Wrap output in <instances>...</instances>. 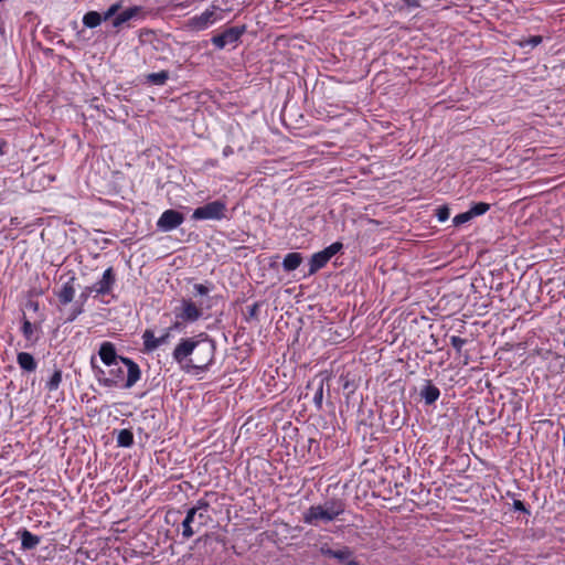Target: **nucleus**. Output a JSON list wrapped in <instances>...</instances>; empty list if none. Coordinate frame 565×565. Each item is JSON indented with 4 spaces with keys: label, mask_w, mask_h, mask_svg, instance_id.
Wrapping results in <instances>:
<instances>
[{
    "label": "nucleus",
    "mask_w": 565,
    "mask_h": 565,
    "mask_svg": "<svg viewBox=\"0 0 565 565\" xmlns=\"http://www.w3.org/2000/svg\"><path fill=\"white\" fill-rule=\"evenodd\" d=\"M322 401H323V381H320V383L316 390V393L313 395V403L317 406V408L320 409L322 407Z\"/></svg>",
    "instance_id": "7c9ffc66"
},
{
    "label": "nucleus",
    "mask_w": 565,
    "mask_h": 565,
    "mask_svg": "<svg viewBox=\"0 0 565 565\" xmlns=\"http://www.w3.org/2000/svg\"><path fill=\"white\" fill-rule=\"evenodd\" d=\"M218 11H221L220 7L212 4L201 14L190 18L185 23L186 29L195 32L206 30L209 26L222 19Z\"/></svg>",
    "instance_id": "423d86ee"
},
{
    "label": "nucleus",
    "mask_w": 565,
    "mask_h": 565,
    "mask_svg": "<svg viewBox=\"0 0 565 565\" xmlns=\"http://www.w3.org/2000/svg\"><path fill=\"white\" fill-rule=\"evenodd\" d=\"M184 222V216L177 210H166L157 221V228L167 233L178 228Z\"/></svg>",
    "instance_id": "9b49d317"
},
{
    "label": "nucleus",
    "mask_w": 565,
    "mask_h": 565,
    "mask_svg": "<svg viewBox=\"0 0 565 565\" xmlns=\"http://www.w3.org/2000/svg\"><path fill=\"white\" fill-rule=\"evenodd\" d=\"M193 288L199 296H206L210 292V288L203 284H195Z\"/></svg>",
    "instance_id": "c9c22d12"
},
{
    "label": "nucleus",
    "mask_w": 565,
    "mask_h": 565,
    "mask_svg": "<svg viewBox=\"0 0 565 565\" xmlns=\"http://www.w3.org/2000/svg\"><path fill=\"white\" fill-rule=\"evenodd\" d=\"M175 321L173 328L179 330L185 323H194L203 317V309L201 303H195L190 298H182L179 303L173 308Z\"/></svg>",
    "instance_id": "20e7f679"
},
{
    "label": "nucleus",
    "mask_w": 565,
    "mask_h": 565,
    "mask_svg": "<svg viewBox=\"0 0 565 565\" xmlns=\"http://www.w3.org/2000/svg\"><path fill=\"white\" fill-rule=\"evenodd\" d=\"M121 9V2L117 1L109 6V8L102 14L103 21H107L109 19H114L117 12Z\"/></svg>",
    "instance_id": "c85d7f7f"
},
{
    "label": "nucleus",
    "mask_w": 565,
    "mask_h": 565,
    "mask_svg": "<svg viewBox=\"0 0 565 565\" xmlns=\"http://www.w3.org/2000/svg\"><path fill=\"white\" fill-rule=\"evenodd\" d=\"M142 342L146 352H153L160 347L158 337H156L154 332L150 329L145 330L142 333Z\"/></svg>",
    "instance_id": "aec40b11"
},
{
    "label": "nucleus",
    "mask_w": 565,
    "mask_h": 565,
    "mask_svg": "<svg viewBox=\"0 0 565 565\" xmlns=\"http://www.w3.org/2000/svg\"><path fill=\"white\" fill-rule=\"evenodd\" d=\"M543 41L542 36L541 35H533V36H529L524 40H522L520 42V45L522 47H526V46H530V47H535L537 46L539 44H541Z\"/></svg>",
    "instance_id": "c756f323"
},
{
    "label": "nucleus",
    "mask_w": 565,
    "mask_h": 565,
    "mask_svg": "<svg viewBox=\"0 0 565 565\" xmlns=\"http://www.w3.org/2000/svg\"><path fill=\"white\" fill-rule=\"evenodd\" d=\"M490 210V204L486 202L475 203L468 212L471 214L472 218L476 216H480L486 214Z\"/></svg>",
    "instance_id": "cd10ccee"
},
{
    "label": "nucleus",
    "mask_w": 565,
    "mask_h": 565,
    "mask_svg": "<svg viewBox=\"0 0 565 565\" xmlns=\"http://www.w3.org/2000/svg\"><path fill=\"white\" fill-rule=\"evenodd\" d=\"M75 276H71L67 281H65L61 289L56 292L58 301L62 305H67L73 301L75 296Z\"/></svg>",
    "instance_id": "4468645a"
},
{
    "label": "nucleus",
    "mask_w": 565,
    "mask_h": 565,
    "mask_svg": "<svg viewBox=\"0 0 565 565\" xmlns=\"http://www.w3.org/2000/svg\"><path fill=\"white\" fill-rule=\"evenodd\" d=\"M92 292H95V290H89L88 287H86L79 295V301L76 306H74L70 312V316L67 317V322H73L79 315L84 312V303L87 301L88 297Z\"/></svg>",
    "instance_id": "dca6fc26"
},
{
    "label": "nucleus",
    "mask_w": 565,
    "mask_h": 565,
    "mask_svg": "<svg viewBox=\"0 0 565 565\" xmlns=\"http://www.w3.org/2000/svg\"><path fill=\"white\" fill-rule=\"evenodd\" d=\"M21 539V546L23 550H32L36 547L40 543V537L38 535L32 534L28 530H22L19 532Z\"/></svg>",
    "instance_id": "412c9836"
},
{
    "label": "nucleus",
    "mask_w": 565,
    "mask_h": 565,
    "mask_svg": "<svg viewBox=\"0 0 565 565\" xmlns=\"http://www.w3.org/2000/svg\"><path fill=\"white\" fill-rule=\"evenodd\" d=\"M175 328H173V324L166 329L164 332L158 337V340H159V343H160V347L168 343L170 338H171V331L174 330Z\"/></svg>",
    "instance_id": "f704fd0d"
},
{
    "label": "nucleus",
    "mask_w": 565,
    "mask_h": 565,
    "mask_svg": "<svg viewBox=\"0 0 565 565\" xmlns=\"http://www.w3.org/2000/svg\"><path fill=\"white\" fill-rule=\"evenodd\" d=\"M90 365L95 375L96 381L100 386L107 388H131L141 377V370L137 364V376L130 381V367L126 366L124 362H114L105 367H100L96 364L95 356L90 359Z\"/></svg>",
    "instance_id": "f03ea898"
},
{
    "label": "nucleus",
    "mask_w": 565,
    "mask_h": 565,
    "mask_svg": "<svg viewBox=\"0 0 565 565\" xmlns=\"http://www.w3.org/2000/svg\"><path fill=\"white\" fill-rule=\"evenodd\" d=\"M116 277L113 267H108L99 280L93 286H88L89 290H95L97 296L109 295L115 286Z\"/></svg>",
    "instance_id": "f8f14e48"
},
{
    "label": "nucleus",
    "mask_w": 565,
    "mask_h": 565,
    "mask_svg": "<svg viewBox=\"0 0 565 565\" xmlns=\"http://www.w3.org/2000/svg\"><path fill=\"white\" fill-rule=\"evenodd\" d=\"M226 204L216 200L199 206L193 211L192 218L195 221L213 220L220 221L225 217Z\"/></svg>",
    "instance_id": "6e6552de"
},
{
    "label": "nucleus",
    "mask_w": 565,
    "mask_h": 565,
    "mask_svg": "<svg viewBox=\"0 0 565 565\" xmlns=\"http://www.w3.org/2000/svg\"><path fill=\"white\" fill-rule=\"evenodd\" d=\"M195 510L191 508L188 510L184 520L182 521V536L183 539H190L196 533V522H195Z\"/></svg>",
    "instance_id": "2eb2a0df"
},
{
    "label": "nucleus",
    "mask_w": 565,
    "mask_h": 565,
    "mask_svg": "<svg viewBox=\"0 0 565 565\" xmlns=\"http://www.w3.org/2000/svg\"><path fill=\"white\" fill-rule=\"evenodd\" d=\"M17 363L20 366V369L25 372H34L38 366V363L33 355L28 352H19L17 355Z\"/></svg>",
    "instance_id": "f3484780"
},
{
    "label": "nucleus",
    "mask_w": 565,
    "mask_h": 565,
    "mask_svg": "<svg viewBox=\"0 0 565 565\" xmlns=\"http://www.w3.org/2000/svg\"><path fill=\"white\" fill-rule=\"evenodd\" d=\"M116 440L119 447H131L134 445V434L129 429H121Z\"/></svg>",
    "instance_id": "b1692460"
},
{
    "label": "nucleus",
    "mask_w": 565,
    "mask_h": 565,
    "mask_svg": "<svg viewBox=\"0 0 565 565\" xmlns=\"http://www.w3.org/2000/svg\"><path fill=\"white\" fill-rule=\"evenodd\" d=\"M62 383V371L60 369H55L45 386L50 392L56 391Z\"/></svg>",
    "instance_id": "a878e982"
},
{
    "label": "nucleus",
    "mask_w": 565,
    "mask_h": 565,
    "mask_svg": "<svg viewBox=\"0 0 565 565\" xmlns=\"http://www.w3.org/2000/svg\"><path fill=\"white\" fill-rule=\"evenodd\" d=\"M215 350L214 340L200 333L181 338L172 351V359L184 372L200 374L214 363Z\"/></svg>",
    "instance_id": "f257e3e1"
},
{
    "label": "nucleus",
    "mask_w": 565,
    "mask_h": 565,
    "mask_svg": "<svg viewBox=\"0 0 565 565\" xmlns=\"http://www.w3.org/2000/svg\"><path fill=\"white\" fill-rule=\"evenodd\" d=\"M302 255L300 253L294 252L289 253L284 257L282 268L285 271L296 270L300 264L302 263Z\"/></svg>",
    "instance_id": "6ab92c4d"
},
{
    "label": "nucleus",
    "mask_w": 565,
    "mask_h": 565,
    "mask_svg": "<svg viewBox=\"0 0 565 565\" xmlns=\"http://www.w3.org/2000/svg\"><path fill=\"white\" fill-rule=\"evenodd\" d=\"M450 211L447 206H439L436 211V216L439 222H445L449 218Z\"/></svg>",
    "instance_id": "473e14b6"
},
{
    "label": "nucleus",
    "mask_w": 565,
    "mask_h": 565,
    "mask_svg": "<svg viewBox=\"0 0 565 565\" xmlns=\"http://www.w3.org/2000/svg\"><path fill=\"white\" fill-rule=\"evenodd\" d=\"M4 142L0 140V156L3 154Z\"/></svg>",
    "instance_id": "a19ab883"
},
{
    "label": "nucleus",
    "mask_w": 565,
    "mask_h": 565,
    "mask_svg": "<svg viewBox=\"0 0 565 565\" xmlns=\"http://www.w3.org/2000/svg\"><path fill=\"white\" fill-rule=\"evenodd\" d=\"M195 510V522H196V533L209 523L212 522V516L210 514L211 504L205 499H199L196 503L191 508Z\"/></svg>",
    "instance_id": "ddd939ff"
},
{
    "label": "nucleus",
    "mask_w": 565,
    "mask_h": 565,
    "mask_svg": "<svg viewBox=\"0 0 565 565\" xmlns=\"http://www.w3.org/2000/svg\"><path fill=\"white\" fill-rule=\"evenodd\" d=\"M347 503L343 499L332 498L323 503L313 504L302 513L303 523L312 526L328 524L342 520L345 513Z\"/></svg>",
    "instance_id": "7ed1b4c3"
},
{
    "label": "nucleus",
    "mask_w": 565,
    "mask_h": 565,
    "mask_svg": "<svg viewBox=\"0 0 565 565\" xmlns=\"http://www.w3.org/2000/svg\"><path fill=\"white\" fill-rule=\"evenodd\" d=\"M244 32L245 26H232L226 29L224 32L214 35L211 41L216 49L222 50L227 45L236 44Z\"/></svg>",
    "instance_id": "9d476101"
},
{
    "label": "nucleus",
    "mask_w": 565,
    "mask_h": 565,
    "mask_svg": "<svg viewBox=\"0 0 565 565\" xmlns=\"http://www.w3.org/2000/svg\"><path fill=\"white\" fill-rule=\"evenodd\" d=\"M102 22V14L97 11H88L83 17V24L89 29L97 28L98 25H100Z\"/></svg>",
    "instance_id": "5701e85b"
},
{
    "label": "nucleus",
    "mask_w": 565,
    "mask_h": 565,
    "mask_svg": "<svg viewBox=\"0 0 565 565\" xmlns=\"http://www.w3.org/2000/svg\"><path fill=\"white\" fill-rule=\"evenodd\" d=\"M22 333H23V337L32 342V343H35L38 341V337H35L34 332H35V327L26 319L23 320V323H22Z\"/></svg>",
    "instance_id": "393cba45"
},
{
    "label": "nucleus",
    "mask_w": 565,
    "mask_h": 565,
    "mask_svg": "<svg viewBox=\"0 0 565 565\" xmlns=\"http://www.w3.org/2000/svg\"><path fill=\"white\" fill-rule=\"evenodd\" d=\"M98 355L105 366L110 363H114V362H124V364L126 366H129L131 370L129 383H131V381L134 379H136L137 363L129 358L121 356V355L117 354L116 347L113 342H109V341L102 342L99 345Z\"/></svg>",
    "instance_id": "39448f33"
},
{
    "label": "nucleus",
    "mask_w": 565,
    "mask_h": 565,
    "mask_svg": "<svg viewBox=\"0 0 565 565\" xmlns=\"http://www.w3.org/2000/svg\"><path fill=\"white\" fill-rule=\"evenodd\" d=\"M343 248V244L340 242H334L330 246L324 249L315 253L309 259V270L308 276L315 275L321 268H323L329 260L338 254Z\"/></svg>",
    "instance_id": "0eeeda50"
},
{
    "label": "nucleus",
    "mask_w": 565,
    "mask_h": 565,
    "mask_svg": "<svg viewBox=\"0 0 565 565\" xmlns=\"http://www.w3.org/2000/svg\"><path fill=\"white\" fill-rule=\"evenodd\" d=\"M142 8L139 6L129 7L122 11H118L116 17L111 20V25L119 32L124 28H130V21L142 17Z\"/></svg>",
    "instance_id": "1a4fd4ad"
},
{
    "label": "nucleus",
    "mask_w": 565,
    "mask_h": 565,
    "mask_svg": "<svg viewBox=\"0 0 565 565\" xmlns=\"http://www.w3.org/2000/svg\"><path fill=\"white\" fill-rule=\"evenodd\" d=\"M260 305L258 302L253 303L248 307V316L250 318H256L259 311Z\"/></svg>",
    "instance_id": "4c0bfd02"
},
{
    "label": "nucleus",
    "mask_w": 565,
    "mask_h": 565,
    "mask_svg": "<svg viewBox=\"0 0 565 565\" xmlns=\"http://www.w3.org/2000/svg\"><path fill=\"white\" fill-rule=\"evenodd\" d=\"M233 153H234V150H233V148H232L231 146H226V147H224V149H223V156H224L225 158H227V157L232 156Z\"/></svg>",
    "instance_id": "ea45409f"
},
{
    "label": "nucleus",
    "mask_w": 565,
    "mask_h": 565,
    "mask_svg": "<svg viewBox=\"0 0 565 565\" xmlns=\"http://www.w3.org/2000/svg\"><path fill=\"white\" fill-rule=\"evenodd\" d=\"M169 78V73L167 71H161L158 73H151L147 76L149 83L153 85H163Z\"/></svg>",
    "instance_id": "bb28decb"
},
{
    "label": "nucleus",
    "mask_w": 565,
    "mask_h": 565,
    "mask_svg": "<svg viewBox=\"0 0 565 565\" xmlns=\"http://www.w3.org/2000/svg\"><path fill=\"white\" fill-rule=\"evenodd\" d=\"M472 220V216L471 214L467 211V212H463V213H460V214H457L454 218H452V223L455 226H459L461 224H465L469 221Z\"/></svg>",
    "instance_id": "2f4dec72"
},
{
    "label": "nucleus",
    "mask_w": 565,
    "mask_h": 565,
    "mask_svg": "<svg viewBox=\"0 0 565 565\" xmlns=\"http://www.w3.org/2000/svg\"><path fill=\"white\" fill-rule=\"evenodd\" d=\"M319 552H320L321 555H323L326 557L333 558L334 550H332L328 544H322L319 547Z\"/></svg>",
    "instance_id": "e433bc0d"
},
{
    "label": "nucleus",
    "mask_w": 565,
    "mask_h": 565,
    "mask_svg": "<svg viewBox=\"0 0 565 565\" xmlns=\"http://www.w3.org/2000/svg\"><path fill=\"white\" fill-rule=\"evenodd\" d=\"M420 396L427 405H431L439 398L440 391L437 386L433 385L430 382H427V384L420 391Z\"/></svg>",
    "instance_id": "a211bd4d"
},
{
    "label": "nucleus",
    "mask_w": 565,
    "mask_h": 565,
    "mask_svg": "<svg viewBox=\"0 0 565 565\" xmlns=\"http://www.w3.org/2000/svg\"><path fill=\"white\" fill-rule=\"evenodd\" d=\"M466 339H462L458 335H452L450 338V343L452 345V348L457 351V352H460L462 347L466 344Z\"/></svg>",
    "instance_id": "72a5a7b5"
},
{
    "label": "nucleus",
    "mask_w": 565,
    "mask_h": 565,
    "mask_svg": "<svg viewBox=\"0 0 565 565\" xmlns=\"http://www.w3.org/2000/svg\"><path fill=\"white\" fill-rule=\"evenodd\" d=\"M513 509L515 511L527 512L524 503L522 501H520V500H514L513 501Z\"/></svg>",
    "instance_id": "58836bf2"
},
{
    "label": "nucleus",
    "mask_w": 565,
    "mask_h": 565,
    "mask_svg": "<svg viewBox=\"0 0 565 565\" xmlns=\"http://www.w3.org/2000/svg\"><path fill=\"white\" fill-rule=\"evenodd\" d=\"M353 552L350 547L343 546L339 550H334L333 558L338 559L341 563H347V565H358V562L352 559Z\"/></svg>",
    "instance_id": "4be33fe9"
}]
</instances>
